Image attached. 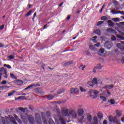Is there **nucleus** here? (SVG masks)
<instances>
[{"label":"nucleus","mask_w":124,"mask_h":124,"mask_svg":"<svg viewBox=\"0 0 124 124\" xmlns=\"http://www.w3.org/2000/svg\"><path fill=\"white\" fill-rule=\"evenodd\" d=\"M102 83L101 80H97L96 78H93L92 81H90L88 82V84L89 86H90L91 87H93V85L101 84Z\"/></svg>","instance_id":"1"},{"label":"nucleus","mask_w":124,"mask_h":124,"mask_svg":"<svg viewBox=\"0 0 124 124\" xmlns=\"http://www.w3.org/2000/svg\"><path fill=\"white\" fill-rule=\"evenodd\" d=\"M22 119H28L30 122V123L31 124H33V122L34 121L33 120V117H32V116L31 115L30 116L29 115H28V114H26L24 117L22 116Z\"/></svg>","instance_id":"2"},{"label":"nucleus","mask_w":124,"mask_h":124,"mask_svg":"<svg viewBox=\"0 0 124 124\" xmlns=\"http://www.w3.org/2000/svg\"><path fill=\"white\" fill-rule=\"evenodd\" d=\"M112 46H113L112 42H107L104 45V47H105V48H107V49H108V50H110Z\"/></svg>","instance_id":"3"},{"label":"nucleus","mask_w":124,"mask_h":124,"mask_svg":"<svg viewBox=\"0 0 124 124\" xmlns=\"http://www.w3.org/2000/svg\"><path fill=\"white\" fill-rule=\"evenodd\" d=\"M105 49L103 48H101L98 52V55L101 56L102 57H106V54L104 53Z\"/></svg>","instance_id":"4"},{"label":"nucleus","mask_w":124,"mask_h":124,"mask_svg":"<svg viewBox=\"0 0 124 124\" xmlns=\"http://www.w3.org/2000/svg\"><path fill=\"white\" fill-rule=\"evenodd\" d=\"M70 92L71 93H79V89L78 88H71Z\"/></svg>","instance_id":"5"},{"label":"nucleus","mask_w":124,"mask_h":124,"mask_svg":"<svg viewBox=\"0 0 124 124\" xmlns=\"http://www.w3.org/2000/svg\"><path fill=\"white\" fill-rule=\"evenodd\" d=\"M103 67V66L101 65V64L99 63L97 65V66L94 68L93 72H95V69H96V68H97L98 69H101V68H102Z\"/></svg>","instance_id":"6"},{"label":"nucleus","mask_w":124,"mask_h":124,"mask_svg":"<svg viewBox=\"0 0 124 124\" xmlns=\"http://www.w3.org/2000/svg\"><path fill=\"white\" fill-rule=\"evenodd\" d=\"M78 113L79 116H82L84 114V109L83 108H79L78 110Z\"/></svg>","instance_id":"7"},{"label":"nucleus","mask_w":124,"mask_h":124,"mask_svg":"<svg viewBox=\"0 0 124 124\" xmlns=\"http://www.w3.org/2000/svg\"><path fill=\"white\" fill-rule=\"evenodd\" d=\"M6 123H7V124H17V123H16V121H11L9 118H7L6 119Z\"/></svg>","instance_id":"8"},{"label":"nucleus","mask_w":124,"mask_h":124,"mask_svg":"<svg viewBox=\"0 0 124 124\" xmlns=\"http://www.w3.org/2000/svg\"><path fill=\"white\" fill-rule=\"evenodd\" d=\"M72 117L73 119H76L77 118V113H76V111H73L72 112Z\"/></svg>","instance_id":"9"},{"label":"nucleus","mask_w":124,"mask_h":124,"mask_svg":"<svg viewBox=\"0 0 124 124\" xmlns=\"http://www.w3.org/2000/svg\"><path fill=\"white\" fill-rule=\"evenodd\" d=\"M115 112L117 117H121V116H122V110H116Z\"/></svg>","instance_id":"10"},{"label":"nucleus","mask_w":124,"mask_h":124,"mask_svg":"<svg viewBox=\"0 0 124 124\" xmlns=\"http://www.w3.org/2000/svg\"><path fill=\"white\" fill-rule=\"evenodd\" d=\"M114 119H117V117H113V116H109L108 120L110 122H114V123H116V121H114Z\"/></svg>","instance_id":"11"},{"label":"nucleus","mask_w":124,"mask_h":124,"mask_svg":"<svg viewBox=\"0 0 124 124\" xmlns=\"http://www.w3.org/2000/svg\"><path fill=\"white\" fill-rule=\"evenodd\" d=\"M118 31L122 35H124V28H122V29H121L120 30H118Z\"/></svg>","instance_id":"12"},{"label":"nucleus","mask_w":124,"mask_h":124,"mask_svg":"<svg viewBox=\"0 0 124 124\" xmlns=\"http://www.w3.org/2000/svg\"><path fill=\"white\" fill-rule=\"evenodd\" d=\"M107 31H108V32H112V33L116 32V31H115V30H113L112 28H108L107 30Z\"/></svg>","instance_id":"13"},{"label":"nucleus","mask_w":124,"mask_h":124,"mask_svg":"<svg viewBox=\"0 0 124 124\" xmlns=\"http://www.w3.org/2000/svg\"><path fill=\"white\" fill-rule=\"evenodd\" d=\"M16 93V91H11L8 93V96H12V95H13V94H14Z\"/></svg>","instance_id":"14"},{"label":"nucleus","mask_w":124,"mask_h":124,"mask_svg":"<svg viewBox=\"0 0 124 124\" xmlns=\"http://www.w3.org/2000/svg\"><path fill=\"white\" fill-rule=\"evenodd\" d=\"M111 13H113V14H118L119 13H120V14H123V12L122 11H116V12H115L114 10H112L111 11Z\"/></svg>","instance_id":"15"},{"label":"nucleus","mask_w":124,"mask_h":124,"mask_svg":"<svg viewBox=\"0 0 124 124\" xmlns=\"http://www.w3.org/2000/svg\"><path fill=\"white\" fill-rule=\"evenodd\" d=\"M97 123H98V120H97V117L95 116L93 118V124H97Z\"/></svg>","instance_id":"16"},{"label":"nucleus","mask_w":124,"mask_h":124,"mask_svg":"<svg viewBox=\"0 0 124 124\" xmlns=\"http://www.w3.org/2000/svg\"><path fill=\"white\" fill-rule=\"evenodd\" d=\"M35 117H38L39 121L37 123V124H41V120L40 119V116L39 114H36Z\"/></svg>","instance_id":"17"},{"label":"nucleus","mask_w":124,"mask_h":124,"mask_svg":"<svg viewBox=\"0 0 124 124\" xmlns=\"http://www.w3.org/2000/svg\"><path fill=\"white\" fill-rule=\"evenodd\" d=\"M117 47H118V48H119V49H124V46L122 45L121 44L118 43L116 45Z\"/></svg>","instance_id":"18"},{"label":"nucleus","mask_w":124,"mask_h":124,"mask_svg":"<svg viewBox=\"0 0 124 124\" xmlns=\"http://www.w3.org/2000/svg\"><path fill=\"white\" fill-rule=\"evenodd\" d=\"M89 48L90 50H92V51H94V50H95V46H94V45L90 46Z\"/></svg>","instance_id":"19"},{"label":"nucleus","mask_w":124,"mask_h":124,"mask_svg":"<svg viewBox=\"0 0 124 124\" xmlns=\"http://www.w3.org/2000/svg\"><path fill=\"white\" fill-rule=\"evenodd\" d=\"M100 98L101 100H102V101H104L105 102H106V101L107 100V99L106 98V97H105L103 96H101L100 97Z\"/></svg>","instance_id":"20"},{"label":"nucleus","mask_w":124,"mask_h":124,"mask_svg":"<svg viewBox=\"0 0 124 124\" xmlns=\"http://www.w3.org/2000/svg\"><path fill=\"white\" fill-rule=\"evenodd\" d=\"M108 102H109V103H110V104L111 105L115 104V99H110L109 101H108Z\"/></svg>","instance_id":"21"},{"label":"nucleus","mask_w":124,"mask_h":124,"mask_svg":"<svg viewBox=\"0 0 124 124\" xmlns=\"http://www.w3.org/2000/svg\"><path fill=\"white\" fill-rule=\"evenodd\" d=\"M18 109L19 110L21 111V112H25L27 110V109H28V108H23L22 107H20V108H19Z\"/></svg>","instance_id":"22"},{"label":"nucleus","mask_w":124,"mask_h":124,"mask_svg":"<svg viewBox=\"0 0 124 124\" xmlns=\"http://www.w3.org/2000/svg\"><path fill=\"white\" fill-rule=\"evenodd\" d=\"M87 119H88V122H89V123H91V122H92V115H88Z\"/></svg>","instance_id":"23"},{"label":"nucleus","mask_w":124,"mask_h":124,"mask_svg":"<svg viewBox=\"0 0 124 124\" xmlns=\"http://www.w3.org/2000/svg\"><path fill=\"white\" fill-rule=\"evenodd\" d=\"M63 113L64 116H67V114H68V110L67 109H65L64 111H63Z\"/></svg>","instance_id":"24"},{"label":"nucleus","mask_w":124,"mask_h":124,"mask_svg":"<svg viewBox=\"0 0 124 124\" xmlns=\"http://www.w3.org/2000/svg\"><path fill=\"white\" fill-rule=\"evenodd\" d=\"M11 78H12V79H17V77L16 76H15L14 74L11 73L10 74Z\"/></svg>","instance_id":"25"},{"label":"nucleus","mask_w":124,"mask_h":124,"mask_svg":"<svg viewBox=\"0 0 124 124\" xmlns=\"http://www.w3.org/2000/svg\"><path fill=\"white\" fill-rule=\"evenodd\" d=\"M112 20L113 22H119L120 21V19L118 17L112 18Z\"/></svg>","instance_id":"26"},{"label":"nucleus","mask_w":124,"mask_h":124,"mask_svg":"<svg viewBox=\"0 0 124 124\" xmlns=\"http://www.w3.org/2000/svg\"><path fill=\"white\" fill-rule=\"evenodd\" d=\"M95 33H96V34H98V35H100L101 34V32H100V30L97 29L95 31Z\"/></svg>","instance_id":"27"},{"label":"nucleus","mask_w":124,"mask_h":124,"mask_svg":"<svg viewBox=\"0 0 124 124\" xmlns=\"http://www.w3.org/2000/svg\"><path fill=\"white\" fill-rule=\"evenodd\" d=\"M32 12V11L31 10L29 11V12L27 13V14L26 15V17H29V16H31Z\"/></svg>","instance_id":"28"},{"label":"nucleus","mask_w":124,"mask_h":124,"mask_svg":"<svg viewBox=\"0 0 124 124\" xmlns=\"http://www.w3.org/2000/svg\"><path fill=\"white\" fill-rule=\"evenodd\" d=\"M4 67H6L7 68H8L9 69H10V68H11V66H10V65H7L6 64H4Z\"/></svg>","instance_id":"29"},{"label":"nucleus","mask_w":124,"mask_h":124,"mask_svg":"<svg viewBox=\"0 0 124 124\" xmlns=\"http://www.w3.org/2000/svg\"><path fill=\"white\" fill-rule=\"evenodd\" d=\"M3 88L2 89H9L10 87L7 86V85H5V86H1V87H0V88Z\"/></svg>","instance_id":"30"},{"label":"nucleus","mask_w":124,"mask_h":124,"mask_svg":"<svg viewBox=\"0 0 124 124\" xmlns=\"http://www.w3.org/2000/svg\"><path fill=\"white\" fill-rule=\"evenodd\" d=\"M79 89L81 91V92H86V91H87V90H86L85 88L80 86L79 87Z\"/></svg>","instance_id":"31"},{"label":"nucleus","mask_w":124,"mask_h":124,"mask_svg":"<svg viewBox=\"0 0 124 124\" xmlns=\"http://www.w3.org/2000/svg\"><path fill=\"white\" fill-rule=\"evenodd\" d=\"M101 19L103 21H106V20H107L108 19V18H107V17H106L105 16H102Z\"/></svg>","instance_id":"32"},{"label":"nucleus","mask_w":124,"mask_h":124,"mask_svg":"<svg viewBox=\"0 0 124 124\" xmlns=\"http://www.w3.org/2000/svg\"><path fill=\"white\" fill-rule=\"evenodd\" d=\"M117 37H118V38H120V39H121V40H124V37L123 36L118 35H117Z\"/></svg>","instance_id":"33"},{"label":"nucleus","mask_w":124,"mask_h":124,"mask_svg":"<svg viewBox=\"0 0 124 124\" xmlns=\"http://www.w3.org/2000/svg\"><path fill=\"white\" fill-rule=\"evenodd\" d=\"M17 83L19 86L21 85H23V81L22 80H18L17 81Z\"/></svg>","instance_id":"34"},{"label":"nucleus","mask_w":124,"mask_h":124,"mask_svg":"<svg viewBox=\"0 0 124 124\" xmlns=\"http://www.w3.org/2000/svg\"><path fill=\"white\" fill-rule=\"evenodd\" d=\"M103 23H104V21H99L97 23V26H100V25H101V24H103Z\"/></svg>","instance_id":"35"},{"label":"nucleus","mask_w":124,"mask_h":124,"mask_svg":"<svg viewBox=\"0 0 124 124\" xmlns=\"http://www.w3.org/2000/svg\"><path fill=\"white\" fill-rule=\"evenodd\" d=\"M34 85H30L28 87H27V88H26L25 89V90H29V89H30L31 88H32V87H33Z\"/></svg>","instance_id":"36"},{"label":"nucleus","mask_w":124,"mask_h":124,"mask_svg":"<svg viewBox=\"0 0 124 124\" xmlns=\"http://www.w3.org/2000/svg\"><path fill=\"white\" fill-rule=\"evenodd\" d=\"M7 83V81H6V80H3L1 82V84L2 85H6Z\"/></svg>","instance_id":"37"},{"label":"nucleus","mask_w":124,"mask_h":124,"mask_svg":"<svg viewBox=\"0 0 124 124\" xmlns=\"http://www.w3.org/2000/svg\"><path fill=\"white\" fill-rule=\"evenodd\" d=\"M107 88H108V89H113V88H114V85H108Z\"/></svg>","instance_id":"38"},{"label":"nucleus","mask_w":124,"mask_h":124,"mask_svg":"<svg viewBox=\"0 0 124 124\" xmlns=\"http://www.w3.org/2000/svg\"><path fill=\"white\" fill-rule=\"evenodd\" d=\"M93 93L95 94V95H97V94H98V93H99V91H98L97 90H94L93 91Z\"/></svg>","instance_id":"39"},{"label":"nucleus","mask_w":124,"mask_h":124,"mask_svg":"<svg viewBox=\"0 0 124 124\" xmlns=\"http://www.w3.org/2000/svg\"><path fill=\"white\" fill-rule=\"evenodd\" d=\"M47 98H49V99H52V98H54V96L52 95H49L47 96Z\"/></svg>","instance_id":"40"},{"label":"nucleus","mask_w":124,"mask_h":124,"mask_svg":"<svg viewBox=\"0 0 124 124\" xmlns=\"http://www.w3.org/2000/svg\"><path fill=\"white\" fill-rule=\"evenodd\" d=\"M49 124H55L52 119H50L49 121Z\"/></svg>","instance_id":"41"},{"label":"nucleus","mask_w":124,"mask_h":124,"mask_svg":"<svg viewBox=\"0 0 124 124\" xmlns=\"http://www.w3.org/2000/svg\"><path fill=\"white\" fill-rule=\"evenodd\" d=\"M94 45L95 46H96V47H99V46H100V43H98L96 44H94Z\"/></svg>","instance_id":"42"},{"label":"nucleus","mask_w":124,"mask_h":124,"mask_svg":"<svg viewBox=\"0 0 124 124\" xmlns=\"http://www.w3.org/2000/svg\"><path fill=\"white\" fill-rule=\"evenodd\" d=\"M92 41L94 43H96L97 42V41H96V39H94L92 38Z\"/></svg>","instance_id":"43"},{"label":"nucleus","mask_w":124,"mask_h":124,"mask_svg":"<svg viewBox=\"0 0 124 124\" xmlns=\"http://www.w3.org/2000/svg\"><path fill=\"white\" fill-rule=\"evenodd\" d=\"M111 40H112V41H114V40H116V37H115V36H112L111 38Z\"/></svg>","instance_id":"44"},{"label":"nucleus","mask_w":124,"mask_h":124,"mask_svg":"<svg viewBox=\"0 0 124 124\" xmlns=\"http://www.w3.org/2000/svg\"><path fill=\"white\" fill-rule=\"evenodd\" d=\"M16 121L18 122V124H22V121H21L20 119H17Z\"/></svg>","instance_id":"45"},{"label":"nucleus","mask_w":124,"mask_h":124,"mask_svg":"<svg viewBox=\"0 0 124 124\" xmlns=\"http://www.w3.org/2000/svg\"><path fill=\"white\" fill-rule=\"evenodd\" d=\"M9 59H10L11 60H13V59H14V57H13V56H9L8 57Z\"/></svg>","instance_id":"46"},{"label":"nucleus","mask_w":124,"mask_h":124,"mask_svg":"<svg viewBox=\"0 0 124 124\" xmlns=\"http://www.w3.org/2000/svg\"><path fill=\"white\" fill-rule=\"evenodd\" d=\"M14 117H15V119L16 120V121H17V120H19V118H18V116L17 115H15Z\"/></svg>","instance_id":"47"},{"label":"nucleus","mask_w":124,"mask_h":124,"mask_svg":"<svg viewBox=\"0 0 124 124\" xmlns=\"http://www.w3.org/2000/svg\"><path fill=\"white\" fill-rule=\"evenodd\" d=\"M4 28V25H2L0 27V30H3Z\"/></svg>","instance_id":"48"},{"label":"nucleus","mask_w":124,"mask_h":124,"mask_svg":"<svg viewBox=\"0 0 124 124\" xmlns=\"http://www.w3.org/2000/svg\"><path fill=\"white\" fill-rule=\"evenodd\" d=\"M2 123L3 124H5V119H4V118H2Z\"/></svg>","instance_id":"49"},{"label":"nucleus","mask_w":124,"mask_h":124,"mask_svg":"<svg viewBox=\"0 0 124 124\" xmlns=\"http://www.w3.org/2000/svg\"><path fill=\"white\" fill-rule=\"evenodd\" d=\"M96 97H97V96L96 95H95V96H93V97H92V98H93V99H95V98H96Z\"/></svg>","instance_id":"50"},{"label":"nucleus","mask_w":124,"mask_h":124,"mask_svg":"<svg viewBox=\"0 0 124 124\" xmlns=\"http://www.w3.org/2000/svg\"><path fill=\"white\" fill-rule=\"evenodd\" d=\"M103 124H107V121H106V120L104 121Z\"/></svg>","instance_id":"51"},{"label":"nucleus","mask_w":124,"mask_h":124,"mask_svg":"<svg viewBox=\"0 0 124 124\" xmlns=\"http://www.w3.org/2000/svg\"><path fill=\"white\" fill-rule=\"evenodd\" d=\"M83 120H84V116H82L80 122H82V121H83Z\"/></svg>","instance_id":"52"},{"label":"nucleus","mask_w":124,"mask_h":124,"mask_svg":"<svg viewBox=\"0 0 124 124\" xmlns=\"http://www.w3.org/2000/svg\"><path fill=\"white\" fill-rule=\"evenodd\" d=\"M92 38H94V39H96L97 38V36H95L93 37Z\"/></svg>","instance_id":"53"},{"label":"nucleus","mask_w":124,"mask_h":124,"mask_svg":"<svg viewBox=\"0 0 124 124\" xmlns=\"http://www.w3.org/2000/svg\"><path fill=\"white\" fill-rule=\"evenodd\" d=\"M3 44L0 43V48H1V47H3Z\"/></svg>","instance_id":"54"},{"label":"nucleus","mask_w":124,"mask_h":124,"mask_svg":"<svg viewBox=\"0 0 124 124\" xmlns=\"http://www.w3.org/2000/svg\"><path fill=\"white\" fill-rule=\"evenodd\" d=\"M62 4H63V2H62L61 3H60L59 4V6H62Z\"/></svg>","instance_id":"55"},{"label":"nucleus","mask_w":124,"mask_h":124,"mask_svg":"<svg viewBox=\"0 0 124 124\" xmlns=\"http://www.w3.org/2000/svg\"><path fill=\"white\" fill-rule=\"evenodd\" d=\"M105 8V4H104L102 7V9H103Z\"/></svg>","instance_id":"56"},{"label":"nucleus","mask_w":124,"mask_h":124,"mask_svg":"<svg viewBox=\"0 0 124 124\" xmlns=\"http://www.w3.org/2000/svg\"><path fill=\"white\" fill-rule=\"evenodd\" d=\"M36 16V13H34V16H33L34 18H35Z\"/></svg>","instance_id":"57"},{"label":"nucleus","mask_w":124,"mask_h":124,"mask_svg":"<svg viewBox=\"0 0 124 124\" xmlns=\"http://www.w3.org/2000/svg\"><path fill=\"white\" fill-rule=\"evenodd\" d=\"M108 93V94L109 95H110V94H111V93L109 92V91H107Z\"/></svg>","instance_id":"58"},{"label":"nucleus","mask_w":124,"mask_h":124,"mask_svg":"<svg viewBox=\"0 0 124 124\" xmlns=\"http://www.w3.org/2000/svg\"><path fill=\"white\" fill-rule=\"evenodd\" d=\"M113 120L114 121H115V123H118V120H117V118L116 119H113Z\"/></svg>","instance_id":"59"},{"label":"nucleus","mask_w":124,"mask_h":124,"mask_svg":"<svg viewBox=\"0 0 124 124\" xmlns=\"http://www.w3.org/2000/svg\"><path fill=\"white\" fill-rule=\"evenodd\" d=\"M108 24H109V23H112V21H111V20H108Z\"/></svg>","instance_id":"60"},{"label":"nucleus","mask_w":124,"mask_h":124,"mask_svg":"<svg viewBox=\"0 0 124 124\" xmlns=\"http://www.w3.org/2000/svg\"><path fill=\"white\" fill-rule=\"evenodd\" d=\"M69 19H70V16H68L67 17V20H69Z\"/></svg>","instance_id":"61"},{"label":"nucleus","mask_w":124,"mask_h":124,"mask_svg":"<svg viewBox=\"0 0 124 124\" xmlns=\"http://www.w3.org/2000/svg\"><path fill=\"white\" fill-rule=\"evenodd\" d=\"M31 6H32V5H29V8H31Z\"/></svg>","instance_id":"62"},{"label":"nucleus","mask_w":124,"mask_h":124,"mask_svg":"<svg viewBox=\"0 0 124 124\" xmlns=\"http://www.w3.org/2000/svg\"><path fill=\"white\" fill-rule=\"evenodd\" d=\"M46 28H47V25H45L44 26V29H46Z\"/></svg>","instance_id":"63"},{"label":"nucleus","mask_w":124,"mask_h":124,"mask_svg":"<svg viewBox=\"0 0 124 124\" xmlns=\"http://www.w3.org/2000/svg\"><path fill=\"white\" fill-rule=\"evenodd\" d=\"M121 43H122V44H123V45H124V41H121Z\"/></svg>","instance_id":"64"}]
</instances>
